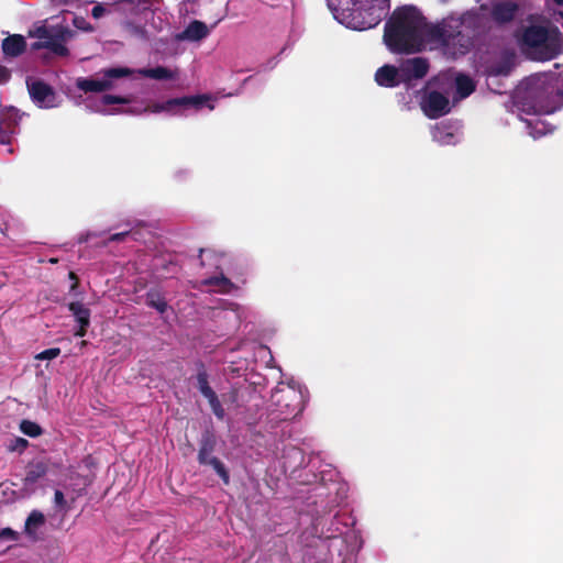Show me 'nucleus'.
Returning a JSON list of instances; mask_svg holds the SVG:
<instances>
[{"mask_svg": "<svg viewBox=\"0 0 563 563\" xmlns=\"http://www.w3.org/2000/svg\"><path fill=\"white\" fill-rule=\"evenodd\" d=\"M44 515L38 510H33L26 518L24 525L25 534L35 540L37 538V530L44 525Z\"/></svg>", "mask_w": 563, "mask_h": 563, "instance_id": "obj_21", "label": "nucleus"}, {"mask_svg": "<svg viewBox=\"0 0 563 563\" xmlns=\"http://www.w3.org/2000/svg\"><path fill=\"white\" fill-rule=\"evenodd\" d=\"M135 73H137L141 76L148 77V78H152V79H157V80L175 79V78H177V71L176 70H172V69H168V68L163 67V66H158V67H155V68H144V69L134 70L133 74H135Z\"/></svg>", "mask_w": 563, "mask_h": 563, "instance_id": "obj_22", "label": "nucleus"}, {"mask_svg": "<svg viewBox=\"0 0 563 563\" xmlns=\"http://www.w3.org/2000/svg\"><path fill=\"white\" fill-rule=\"evenodd\" d=\"M124 98L114 97L110 95L102 96L99 100L91 101L88 107L96 112L112 114L113 112L109 109V106L114 103H125Z\"/></svg>", "mask_w": 563, "mask_h": 563, "instance_id": "obj_20", "label": "nucleus"}, {"mask_svg": "<svg viewBox=\"0 0 563 563\" xmlns=\"http://www.w3.org/2000/svg\"><path fill=\"white\" fill-rule=\"evenodd\" d=\"M30 35L38 41L32 45L33 49L45 48L56 56H67L66 44L74 37L75 32L62 22H48L30 32Z\"/></svg>", "mask_w": 563, "mask_h": 563, "instance_id": "obj_5", "label": "nucleus"}, {"mask_svg": "<svg viewBox=\"0 0 563 563\" xmlns=\"http://www.w3.org/2000/svg\"><path fill=\"white\" fill-rule=\"evenodd\" d=\"M375 80L379 86L383 87H396L402 84L399 66L396 67L393 65H384L377 69L375 74Z\"/></svg>", "mask_w": 563, "mask_h": 563, "instance_id": "obj_17", "label": "nucleus"}, {"mask_svg": "<svg viewBox=\"0 0 563 563\" xmlns=\"http://www.w3.org/2000/svg\"><path fill=\"white\" fill-rule=\"evenodd\" d=\"M69 276H70V278H75V275L71 272L69 273Z\"/></svg>", "mask_w": 563, "mask_h": 563, "instance_id": "obj_46", "label": "nucleus"}, {"mask_svg": "<svg viewBox=\"0 0 563 563\" xmlns=\"http://www.w3.org/2000/svg\"><path fill=\"white\" fill-rule=\"evenodd\" d=\"M531 109H532V106H531V107H529L528 109H527V108H523V111H527L528 113H533Z\"/></svg>", "mask_w": 563, "mask_h": 563, "instance_id": "obj_43", "label": "nucleus"}, {"mask_svg": "<svg viewBox=\"0 0 563 563\" xmlns=\"http://www.w3.org/2000/svg\"><path fill=\"white\" fill-rule=\"evenodd\" d=\"M117 4H125L129 10L126 24L133 29L137 35H145L146 26L152 25L157 29L154 18L157 9L154 8L155 0H112Z\"/></svg>", "mask_w": 563, "mask_h": 563, "instance_id": "obj_6", "label": "nucleus"}, {"mask_svg": "<svg viewBox=\"0 0 563 563\" xmlns=\"http://www.w3.org/2000/svg\"><path fill=\"white\" fill-rule=\"evenodd\" d=\"M47 465L44 462L31 463L27 468L25 476L22 481V487L20 489V496L27 498L32 496L40 487V481L46 475Z\"/></svg>", "mask_w": 563, "mask_h": 563, "instance_id": "obj_10", "label": "nucleus"}, {"mask_svg": "<svg viewBox=\"0 0 563 563\" xmlns=\"http://www.w3.org/2000/svg\"><path fill=\"white\" fill-rule=\"evenodd\" d=\"M432 139L440 145H452L460 141L459 128L448 123L435 124L432 128Z\"/></svg>", "mask_w": 563, "mask_h": 563, "instance_id": "obj_16", "label": "nucleus"}, {"mask_svg": "<svg viewBox=\"0 0 563 563\" xmlns=\"http://www.w3.org/2000/svg\"><path fill=\"white\" fill-rule=\"evenodd\" d=\"M433 80L428 81L427 91L421 98L420 107L423 113L430 119H438L450 112V100L448 96L431 90Z\"/></svg>", "mask_w": 563, "mask_h": 563, "instance_id": "obj_9", "label": "nucleus"}, {"mask_svg": "<svg viewBox=\"0 0 563 563\" xmlns=\"http://www.w3.org/2000/svg\"><path fill=\"white\" fill-rule=\"evenodd\" d=\"M306 389L299 384H288L277 387L272 395L273 401L279 408L283 419L296 417L305 408Z\"/></svg>", "mask_w": 563, "mask_h": 563, "instance_id": "obj_7", "label": "nucleus"}, {"mask_svg": "<svg viewBox=\"0 0 563 563\" xmlns=\"http://www.w3.org/2000/svg\"><path fill=\"white\" fill-rule=\"evenodd\" d=\"M206 284L212 291L231 292L234 288V285L223 275L212 277L206 280Z\"/></svg>", "mask_w": 563, "mask_h": 563, "instance_id": "obj_25", "label": "nucleus"}, {"mask_svg": "<svg viewBox=\"0 0 563 563\" xmlns=\"http://www.w3.org/2000/svg\"><path fill=\"white\" fill-rule=\"evenodd\" d=\"M216 97L210 93L184 96L179 98H172L165 101H155L146 108H129L126 112L133 114H141L143 112L150 113H165L169 117L186 118L198 113L203 108L210 111L214 109Z\"/></svg>", "mask_w": 563, "mask_h": 563, "instance_id": "obj_4", "label": "nucleus"}, {"mask_svg": "<svg viewBox=\"0 0 563 563\" xmlns=\"http://www.w3.org/2000/svg\"><path fill=\"white\" fill-rule=\"evenodd\" d=\"M20 120L19 111L15 108L3 109L0 113V143L10 145L12 137L18 133Z\"/></svg>", "mask_w": 563, "mask_h": 563, "instance_id": "obj_12", "label": "nucleus"}, {"mask_svg": "<svg viewBox=\"0 0 563 563\" xmlns=\"http://www.w3.org/2000/svg\"><path fill=\"white\" fill-rule=\"evenodd\" d=\"M219 463H221V461L219 459L210 457L208 464L211 465L214 468Z\"/></svg>", "mask_w": 563, "mask_h": 563, "instance_id": "obj_42", "label": "nucleus"}, {"mask_svg": "<svg viewBox=\"0 0 563 563\" xmlns=\"http://www.w3.org/2000/svg\"><path fill=\"white\" fill-rule=\"evenodd\" d=\"M512 59H514L512 55H509V54L506 55L501 62L493 64L489 67V74L495 75V76L508 75L512 67V64H514Z\"/></svg>", "mask_w": 563, "mask_h": 563, "instance_id": "obj_26", "label": "nucleus"}, {"mask_svg": "<svg viewBox=\"0 0 563 563\" xmlns=\"http://www.w3.org/2000/svg\"><path fill=\"white\" fill-rule=\"evenodd\" d=\"M10 78V70L0 66V85L5 84Z\"/></svg>", "mask_w": 563, "mask_h": 563, "instance_id": "obj_37", "label": "nucleus"}, {"mask_svg": "<svg viewBox=\"0 0 563 563\" xmlns=\"http://www.w3.org/2000/svg\"><path fill=\"white\" fill-rule=\"evenodd\" d=\"M26 47V43L21 35H11L3 40L2 51L5 56L16 57L21 55Z\"/></svg>", "mask_w": 563, "mask_h": 563, "instance_id": "obj_18", "label": "nucleus"}, {"mask_svg": "<svg viewBox=\"0 0 563 563\" xmlns=\"http://www.w3.org/2000/svg\"><path fill=\"white\" fill-rule=\"evenodd\" d=\"M210 457H212V456L210 455V450H208L207 448H202L199 451L198 460H199L200 464L209 463Z\"/></svg>", "mask_w": 563, "mask_h": 563, "instance_id": "obj_36", "label": "nucleus"}, {"mask_svg": "<svg viewBox=\"0 0 563 563\" xmlns=\"http://www.w3.org/2000/svg\"><path fill=\"white\" fill-rule=\"evenodd\" d=\"M210 34V29L206 23L194 20L191 21L183 32L175 35V40L178 42H200Z\"/></svg>", "mask_w": 563, "mask_h": 563, "instance_id": "obj_15", "label": "nucleus"}, {"mask_svg": "<svg viewBox=\"0 0 563 563\" xmlns=\"http://www.w3.org/2000/svg\"><path fill=\"white\" fill-rule=\"evenodd\" d=\"M60 353V350L58 347H52L48 350H45L36 355L37 360H53L57 357Z\"/></svg>", "mask_w": 563, "mask_h": 563, "instance_id": "obj_32", "label": "nucleus"}, {"mask_svg": "<svg viewBox=\"0 0 563 563\" xmlns=\"http://www.w3.org/2000/svg\"><path fill=\"white\" fill-rule=\"evenodd\" d=\"M134 69L128 67H111L102 70L101 78H80L77 80L79 89L88 92H99L111 89L117 79L132 76Z\"/></svg>", "mask_w": 563, "mask_h": 563, "instance_id": "obj_8", "label": "nucleus"}, {"mask_svg": "<svg viewBox=\"0 0 563 563\" xmlns=\"http://www.w3.org/2000/svg\"><path fill=\"white\" fill-rule=\"evenodd\" d=\"M54 501H55L56 506L64 507V505H65V497H64V494L60 490H56L55 492Z\"/></svg>", "mask_w": 563, "mask_h": 563, "instance_id": "obj_38", "label": "nucleus"}, {"mask_svg": "<svg viewBox=\"0 0 563 563\" xmlns=\"http://www.w3.org/2000/svg\"><path fill=\"white\" fill-rule=\"evenodd\" d=\"M29 92L32 100L40 108H55L58 106L57 97L55 92L46 84L41 81H34L29 85Z\"/></svg>", "mask_w": 563, "mask_h": 563, "instance_id": "obj_13", "label": "nucleus"}, {"mask_svg": "<svg viewBox=\"0 0 563 563\" xmlns=\"http://www.w3.org/2000/svg\"><path fill=\"white\" fill-rule=\"evenodd\" d=\"M402 84L410 85L412 80L423 78L429 70V62L423 57H412L399 64Z\"/></svg>", "mask_w": 563, "mask_h": 563, "instance_id": "obj_11", "label": "nucleus"}, {"mask_svg": "<svg viewBox=\"0 0 563 563\" xmlns=\"http://www.w3.org/2000/svg\"><path fill=\"white\" fill-rule=\"evenodd\" d=\"M27 444H29L27 440H25L23 438H15L10 441L8 449L12 452L13 451L22 452L25 450Z\"/></svg>", "mask_w": 563, "mask_h": 563, "instance_id": "obj_30", "label": "nucleus"}, {"mask_svg": "<svg viewBox=\"0 0 563 563\" xmlns=\"http://www.w3.org/2000/svg\"><path fill=\"white\" fill-rule=\"evenodd\" d=\"M71 21L78 30L87 31L89 29V24L86 22L84 18L71 15Z\"/></svg>", "mask_w": 563, "mask_h": 563, "instance_id": "obj_34", "label": "nucleus"}, {"mask_svg": "<svg viewBox=\"0 0 563 563\" xmlns=\"http://www.w3.org/2000/svg\"><path fill=\"white\" fill-rule=\"evenodd\" d=\"M70 15V13H67L66 15L63 16V22H66L67 21V16Z\"/></svg>", "mask_w": 563, "mask_h": 563, "instance_id": "obj_44", "label": "nucleus"}, {"mask_svg": "<svg viewBox=\"0 0 563 563\" xmlns=\"http://www.w3.org/2000/svg\"><path fill=\"white\" fill-rule=\"evenodd\" d=\"M531 110H532L533 114H536V115L549 114V113H552L554 111L553 108L548 107V106H543V104H533Z\"/></svg>", "mask_w": 563, "mask_h": 563, "instance_id": "obj_33", "label": "nucleus"}, {"mask_svg": "<svg viewBox=\"0 0 563 563\" xmlns=\"http://www.w3.org/2000/svg\"><path fill=\"white\" fill-rule=\"evenodd\" d=\"M106 8L102 4H98L92 9V16L99 19L103 15Z\"/></svg>", "mask_w": 563, "mask_h": 563, "instance_id": "obj_39", "label": "nucleus"}, {"mask_svg": "<svg viewBox=\"0 0 563 563\" xmlns=\"http://www.w3.org/2000/svg\"><path fill=\"white\" fill-rule=\"evenodd\" d=\"M213 470L223 479L225 484L229 483V473L222 463H219Z\"/></svg>", "mask_w": 563, "mask_h": 563, "instance_id": "obj_35", "label": "nucleus"}, {"mask_svg": "<svg viewBox=\"0 0 563 563\" xmlns=\"http://www.w3.org/2000/svg\"><path fill=\"white\" fill-rule=\"evenodd\" d=\"M527 129L529 134L533 139H539L548 133H551L553 129L542 119L534 118L531 120H526Z\"/></svg>", "mask_w": 563, "mask_h": 563, "instance_id": "obj_23", "label": "nucleus"}, {"mask_svg": "<svg viewBox=\"0 0 563 563\" xmlns=\"http://www.w3.org/2000/svg\"><path fill=\"white\" fill-rule=\"evenodd\" d=\"M8 152H9V153H13V148H12V147H9V148H8Z\"/></svg>", "mask_w": 563, "mask_h": 563, "instance_id": "obj_45", "label": "nucleus"}, {"mask_svg": "<svg viewBox=\"0 0 563 563\" xmlns=\"http://www.w3.org/2000/svg\"><path fill=\"white\" fill-rule=\"evenodd\" d=\"M19 533L11 528L0 529V542L1 541H18Z\"/></svg>", "mask_w": 563, "mask_h": 563, "instance_id": "obj_31", "label": "nucleus"}, {"mask_svg": "<svg viewBox=\"0 0 563 563\" xmlns=\"http://www.w3.org/2000/svg\"><path fill=\"white\" fill-rule=\"evenodd\" d=\"M148 306L156 309L158 312L164 313L167 310V302L159 296L151 295L148 297Z\"/></svg>", "mask_w": 563, "mask_h": 563, "instance_id": "obj_28", "label": "nucleus"}, {"mask_svg": "<svg viewBox=\"0 0 563 563\" xmlns=\"http://www.w3.org/2000/svg\"><path fill=\"white\" fill-rule=\"evenodd\" d=\"M454 82H455L454 100H456V101L468 97L475 90L474 80L464 74L456 75Z\"/></svg>", "mask_w": 563, "mask_h": 563, "instance_id": "obj_19", "label": "nucleus"}, {"mask_svg": "<svg viewBox=\"0 0 563 563\" xmlns=\"http://www.w3.org/2000/svg\"><path fill=\"white\" fill-rule=\"evenodd\" d=\"M69 310L71 311L78 324H82V327H88L90 324V310L86 308L81 302H70Z\"/></svg>", "mask_w": 563, "mask_h": 563, "instance_id": "obj_24", "label": "nucleus"}, {"mask_svg": "<svg viewBox=\"0 0 563 563\" xmlns=\"http://www.w3.org/2000/svg\"><path fill=\"white\" fill-rule=\"evenodd\" d=\"M518 7L510 1L481 5L461 15H450L440 23L428 24L420 11L404 5L394 11L385 25L384 42L394 53H417L422 49H442L456 56L465 54L472 46L477 30L485 26L488 15L496 22L512 20Z\"/></svg>", "mask_w": 563, "mask_h": 563, "instance_id": "obj_1", "label": "nucleus"}, {"mask_svg": "<svg viewBox=\"0 0 563 563\" xmlns=\"http://www.w3.org/2000/svg\"><path fill=\"white\" fill-rule=\"evenodd\" d=\"M128 233L126 232H122V233H117V234H113L110 236V241H120L122 240Z\"/></svg>", "mask_w": 563, "mask_h": 563, "instance_id": "obj_41", "label": "nucleus"}, {"mask_svg": "<svg viewBox=\"0 0 563 563\" xmlns=\"http://www.w3.org/2000/svg\"><path fill=\"white\" fill-rule=\"evenodd\" d=\"M525 54L533 60L544 62L555 58L562 51V33L553 25H530L520 38Z\"/></svg>", "mask_w": 563, "mask_h": 563, "instance_id": "obj_3", "label": "nucleus"}, {"mask_svg": "<svg viewBox=\"0 0 563 563\" xmlns=\"http://www.w3.org/2000/svg\"><path fill=\"white\" fill-rule=\"evenodd\" d=\"M197 384L199 391L208 399V402L211 407L212 412L219 419H223L225 416L224 409L220 404L218 396L209 386L208 383V374L206 371L201 369L197 374Z\"/></svg>", "mask_w": 563, "mask_h": 563, "instance_id": "obj_14", "label": "nucleus"}, {"mask_svg": "<svg viewBox=\"0 0 563 563\" xmlns=\"http://www.w3.org/2000/svg\"><path fill=\"white\" fill-rule=\"evenodd\" d=\"M334 19L363 31L376 26L389 11V0H327Z\"/></svg>", "mask_w": 563, "mask_h": 563, "instance_id": "obj_2", "label": "nucleus"}, {"mask_svg": "<svg viewBox=\"0 0 563 563\" xmlns=\"http://www.w3.org/2000/svg\"><path fill=\"white\" fill-rule=\"evenodd\" d=\"M554 3L552 19L554 22L561 23L563 25V0H552Z\"/></svg>", "mask_w": 563, "mask_h": 563, "instance_id": "obj_29", "label": "nucleus"}, {"mask_svg": "<svg viewBox=\"0 0 563 563\" xmlns=\"http://www.w3.org/2000/svg\"><path fill=\"white\" fill-rule=\"evenodd\" d=\"M87 328L88 327H82V324H79L78 329L75 332V335L79 338L85 336Z\"/></svg>", "mask_w": 563, "mask_h": 563, "instance_id": "obj_40", "label": "nucleus"}, {"mask_svg": "<svg viewBox=\"0 0 563 563\" xmlns=\"http://www.w3.org/2000/svg\"><path fill=\"white\" fill-rule=\"evenodd\" d=\"M20 430L24 434L32 437V438L40 435L42 432L41 427L37 423L30 421V420H23L20 424Z\"/></svg>", "mask_w": 563, "mask_h": 563, "instance_id": "obj_27", "label": "nucleus"}]
</instances>
